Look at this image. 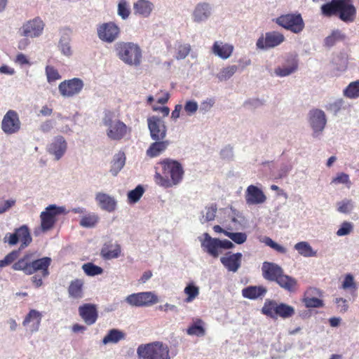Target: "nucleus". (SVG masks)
Listing matches in <instances>:
<instances>
[{
	"label": "nucleus",
	"instance_id": "1",
	"mask_svg": "<svg viewBox=\"0 0 359 359\" xmlns=\"http://www.w3.org/2000/svg\"><path fill=\"white\" fill-rule=\"evenodd\" d=\"M162 166L163 175L156 172L155 182L164 188H169L180 184L183 178L184 170L182 164L171 158H165L160 161Z\"/></svg>",
	"mask_w": 359,
	"mask_h": 359
},
{
	"label": "nucleus",
	"instance_id": "2",
	"mask_svg": "<svg viewBox=\"0 0 359 359\" xmlns=\"http://www.w3.org/2000/svg\"><path fill=\"white\" fill-rule=\"evenodd\" d=\"M321 12L327 17L337 14L345 22H352L356 17V9L349 0H332L321 6Z\"/></svg>",
	"mask_w": 359,
	"mask_h": 359
},
{
	"label": "nucleus",
	"instance_id": "3",
	"mask_svg": "<svg viewBox=\"0 0 359 359\" xmlns=\"http://www.w3.org/2000/svg\"><path fill=\"white\" fill-rule=\"evenodd\" d=\"M51 261V259L48 257L34 259L33 254H26L22 258L14 263L13 269L15 271H22L27 275L41 271L43 276L46 277L49 275L48 267Z\"/></svg>",
	"mask_w": 359,
	"mask_h": 359
},
{
	"label": "nucleus",
	"instance_id": "4",
	"mask_svg": "<svg viewBox=\"0 0 359 359\" xmlns=\"http://www.w3.org/2000/svg\"><path fill=\"white\" fill-rule=\"evenodd\" d=\"M118 57L125 64L138 67L142 59V50L137 43L118 41L114 46Z\"/></svg>",
	"mask_w": 359,
	"mask_h": 359
},
{
	"label": "nucleus",
	"instance_id": "5",
	"mask_svg": "<svg viewBox=\"0 0 359 359\" xmlns=\"http://www.w3.org/2000/svg\"><path fill=\"white\" fill-rule=\"evenodd\" d=\"M202 250L213 258H217L220 249L230 250L234 248L233 243L226 239L220 240L211 237L208 233H203L198 238Z\"/></svg>",
	"mask_w": 359,
	"mask_h": 359
},
{
	"label": "nucleus",
	"instance_id": "6",
	"mask_svg": "<svg viewBox=\"0 0 359 359\" xmlns=\"http://www.w3.org/2000/svg\"><path fill=\"white\" fill-rule=\"evenodd\" d=\"M137 354L140 359H170L168 346L159 341L140 345Z\"/></svg>",
	"mask_w": 359,
	"mask_h": 359
},
{
	"label": "nucleus",
	"instance_id": "7",
	"mask_svg": "<svg viewBox=\"0 0 359 359\" xmlns=\"http://www.w3.org/2000/svg\"><path fill=\"white\" fill-rule=\"evenodd\" d=\"M274 22L294 34L301 33L305 27L302 15L297 12L281 15L276 18Z\"/></svg>",
	"mask_w": 359,
	"mask_h": 359
},
{
	"label": "nucleus",
	"instance_id": "8",
	"mask_svg": "<svg viewBox=\"0 0 359 359\" xmlns=\"http://www.w3.org/2000/svg\"><path fill=\"white\" fill-rule=\"evenodd\" d=\"M308 122L312 130V137L318 138L322 135L326 127L327 116L322 109H312L308 113Z\"/></svg>",
	"mask_w": 359,
	"mask_h": 359
},
{
	"label": "nucleus",
	"instance_id": "9",
	"mask_svg": "<svg viewBox=\"0 0 359 359\" xmlns=\"http://www.w3.org/2000/svg\"><path fill=\"white\" fill-rule=\"evenodd\" d=\"M103 123L107 128V135L111 140H120L131 131L123 122L112 120L109 116L103 118Z\"/></svg>",
	"mask_w": 359,
	"mask_h": 359
},
{
	"label": "nucleus",
	"instance_id": "10",
	"mask_svg": "<svg viewBox=\"0 0 359 359\" xmlns=\"http://www.w3.org/2000/svg\"><path fill=\"white\" fill-rule=\"evenodd\" d=\"M125 302L133 307H147L158 302V296L154 292H140L128 295Z\"/></svg>",
	"mask_w": 359,
	"mask_h": 359
},
{
	"label": "nucleus",
	"instance_id": "11",
	"mask_svg": "<svg viewBox=\"0 0 359 359\" xmlns=\"http://www.w3.org/2000/svg\"><path fill=\"white\" fill-rule=\"evenodd\" d=\"M45 23L40 17L27 20L19 29L20 36L27 38H38L42 35Z\"/></svg>",
	"mask_w": 359,
	"mask_h": 359
},
{
	"label": "nucleus",
	"instance_id": "12",
	"mask_svg": "<svg viewBox=\"0 0 359 359\" xmlns=\"http://www.w3.org/2000/svg\"><path fill=\"white\" fill-rule=\"evenodd\" d=\"M299 67L297 56L293 54H287L283 57V62L274 69V75L283 78L294 74Z\"/></svg>",
	"mask_w": 359,
	"mask_h": 359
},
{
	"label": "nucleus",
	"instance_id": "13",
	"mask_svg": "<svg viewBox=\"0 0 359 359\" xmlns=\"http://www.w3.org/2000/svg\"><path fill=\"white\" fill-rule=\"evenodd\" d=\"M120 33V27L114 22H104L97 27L98 38L108 43L115 41L119 37Z\"/></svg>",
	"mask_w": 359,
	"mask_h": 359
},
{
	"label": "nucleus",
	"instance_id": "14",
	"mask_svg": "<svg viewBox=\"0 0 359 359\" xmlns=\"http://www.w3.org/2000/svg\"><path fill=\"white\" fill-rule=\"evenodd\" d=\"M4 239L5 241L11 245H14L17 244L18 241H20L21 245L20 249L27 247L32 241L29 230L26 225H22L15 229V231L12 233H7Z\"/></svg>",
	"mask_w": 359,
	"mask_h": 359
},
{
	"label": "nucleus",
	"instance_id": "15",
	"mask_svg": "<svg viewBox=\"0 0 359 359\" xmlns=\"http://www.w3.org/2000/svg\"><path fill=\"white\" fill-rule=\"evenodd\" d=\"M84 87L83 80L73 78L62 81L58 86L60 94L64 97H72L79 95Z\"/></svg>",
	"mask_w": 359,
	"mask_h": 359
},
{
	"label": "nucleus",
	"instance_id": "16",
	"mask_svg": "<svg viewBox=\"0 0 359 359\" xmlns=\"http://www.w3.org/2000/svg\"><path fill=\"white\" fill-rule=\"evenodd\" d=\"M149 134L154 141L163 140L167 135V127L163 120L157 116H151L147 120Z\"/></svg>",
	"mask_w": 359,
	"mask_h": 359
},
{
	"label": "nucleus",
	"instance_id": "17",
	"mask_svg": "<svg viewBox=\"0 0 359 359\" xmlns=\"http://www.w3.org/2000/svg\"><path fill=\"white\" fill-rule=\"evenodd\" d=\"M285 41L283 34L273 31L269 32L265 35H262L256 42V46L259 50H269L281 44Z\"/></svg>",
	"mask_w": 359,
	"mask_h": 359
},
{
	"label": "nucleus",
	"instance_id": "18",
	"mask_svg": "<svg viewBox=\"0 0 359 359\" xmlns=\"http://www.w3.org/2000/svg\"><path fill=\"white\" fill-rule=\"evenodd\" d=\"M65 212V207H57L56 205L48 206L40 215L42 230L46 231L50 229L55 222V217Z\"/></svg>",
	"mask_w": 359,
	"mask_h": 359
},
{
	"label": "nucleus",
	"instance_id": "19",
	"mask_svg": "<svg viewBox=\"0 0 359 359\" xmlns=\"http://www.w3.org/2000/svg\"><path fill=\"white\" fill-rule=\"evenodd\" d=\"M20 126L21 122L18 114L14 110H8L2 119V130L6 134L11 135L18 132L20 129Z\"/></svg>",
	"mask_w": 359,
	"mask_h": 359
},
{
	"label": "nucleus",
	"instance_id": "20",
	"mask_svg": "<svg viewBox=\"0 0 359 359\" xmlns=\"http://www.w3.org/2000/svg\"><path fill=\"white\" fill-rule=\"evenodd\" d=\"M67 142L62 135L54 137L47 145V152L54 156L55 161L60 160L67 151Z\"/></svg>",
	"mask_w": 359,
	"mask_h": 359
},
{
	"label": "nucleus",
	"instance_id": "21",
	"mask_svg": "<svg viewBox=\"0 0 359 359\" xmlns=\"http://www.w3.org/2000/svg\"><path fill=\"white\" fill-rule=\"evenodd\" d=\"M213 7L207 2L198 3L191 13L194 22L201 24L208 20L212 14Z\"/></svg>",
	"mask_w": 359,
	"mask_h": 359
},
{
	"label": "nucleus",
	"instance_id": "22",
	"mask_svg": "<svg viewBox=\"0 0 359 359\" xmlns=\"http://www.w3.org/2000/svg\"><path fill=\"white\" fill-rule=\"evenodd\" d=\"M243 255L241 252H227L220 257V262L228 271L236 273L241 266Z\"/></svg>",
	"mask_w": 359,
	"mask_h": 359
},
{
	"label": "nucleus",
	"instance_id": "23",
	"mask_svg": "<svg viewBox=\"0 0 359 359\" xmlns=\"http://www.w3.org/2000/svg\"><path fill=\"white\" fill-rule=\"evenodd\" d=\"M245 202L248 205H259L266 201L263 191L255 185H250L245 193Z\"/></svg>",
	"mask_w": 359,
	"mask_h": 359
},
{
	"label": "nucleus",
	"instance_id": "24",
	"mask_svg": "<svg viewBox=\"0 0 359 359\" xmlns=\"http://www.w3.org/2000/svg\"><path fill=\"white\" fill-rule=\"evenodd\" d=\"M42 319V314L39 311L31 309L25 316L22 325L27 327L30 334L36 332L39 330Z\"/></svg>",
	"mask_w": 359,
	"mask_h": 359
},
{
	"label": "nucleus",
	"instance_id": "25",
	"mask_svg": "<svg viewBox=\"0 0 359 359\" xmlns=\"http://www.w3.org/2000/svg\"><path fill=\"white\" fill-rule=\"evenodd\" d=\"M95 200L99 207L104 211L112 212L116 209V200L106 193L97 192L95 194Z\"/></svg>",
	"mask_w": 359,
	"mask_h": 359
},
{
	"label": "nucleus",
	"instance_id": "26",
	"mask_svg": "<svg viewBox=\"0 0 359 359\" xmlns=\"http://www.w3.org/2000/svg\"><path fill=\"white\" fill-rule=\"evenodd\" d=\"M262 272L264 279L276 282L283 272V269L276 263L264 262L262 266Z\"/></svg>",
	"mask_w": 359,
	"mask_h": 359
},
{
	"label": "nucleus",
	"instance_id": "27",
	"mask_svg": "<svg viewBox=\"0 0 359 359\" xmlns=\"http://www.w3.org/2000/svg\"><path fill=\"white\" fill-rule=\"evenodd\" d=\"M79 313L83 321L88 325L94 324L98 317L95 305L85 304L79 307Z\"/></svg>",
	"mask_w": 359,
	"mask_h": 359
},
{
	"label": "nucleus",
	"instance_id": "28",
	"mask_svg": "<svg viewBox=\"0 0 359 359\" xmlns=\"http://www.w3.org/2000/svg\"><path fill=\"white\" fill-rule=\"evenodd\" d=\"M233 49V45L217 41L212 46V53L222 60H226L231 57Z\"/></svg>",
	"mask_w": 359,
	"mask_h": 359
},
{
	"label": "nucleus",
	"instance_id": "29",
	"mask_svg": "<svg viewBox=\"0 0 359 359\" xmlns=\"http://www.w3.org/2000/svg\"><path fill=\"white\" fill-rule=\"evenodd\" d=\"M154 8V4L149 0H137L133 4L134 14L142 18H149Z\"/></svg>",
	"mask_w": 359,
	"mask_h": 359
},
{
	"label": "nucleus",
	"instance_id": "30",
	"mask_svg": "<svg viewBox=\"0 0 359 359\" xmlns=\"http://www.w3.org/2000/svg\"><path fill=\"white\" fill-rule=\"evenodd\" d=\"M170 144L169 140H157L151 143L147 150V155L150 158H155L164 152Z\"/></svg>",
	"mask_w": 359,
	"mask_h": 359
},
{
	"label": "nucleus",
	"instance_id": "31",
	"mask_svg": "<svg viewBox=\"0 0 359 359\" xmlns=\"http://www.w3.org/2000/svg\"><path fill=\"white\" fill-rule=\"evenodd\" d=\"M205 323L201 318H195L193 323L187 329V334L189 336L201 337L205 335Z\"/></svg>",
	"mask_w": 359,
	"mask_h": 359
},
{
	"label": "nucleus",
	"instance_id": "32",
	"mask_svg": "<svg viewBox=\"0 0 359 359\" xmlns=\"http://www.w3.org/2000/svg\"><path fill=\"white\" fill-rule=\"evenodd\" d=\"M276 283L284 290L288 292H293L295 290L297 285V280L292 276L284 274V271L278 277Z\"/></svg>",
	"mask_w": 359,
	"mask_h": 359
},
{
	"label": "nucleus",
	"instance_id": "33",
	"mask_svg": "<svg viewBox=\"0 0 359 359\" xmlns=\"http://www.w3.org/2000/svg\"><path fill=\"white\" fill-rule=\"evenodd\" d=\"M266 291V289L263 286H249L243 289L242 294L245 298L255 299L263 297Z\"/></svg>",
	"mask_w": 359,
	"mask_h": 359
},
{
	"label": "nucleus",
	"instance_id": "34",
	"mask_svg": "<svg viewBox=\"0 0 359 359\" xmlns=\"http://www.w3.org/2000/svg\"><path fill=\"white\" fill-rule=\"evenodd\" d=\"M121 252L119 244L104 245L101 250V255L105 259H111L119 257Z\"/></svg>",
	"mask_w": 359,
	"mask_h": 359
},
{
	"label": "nucleus",
	"instance_id": "35",
	"mask_svg": "<svg viewBox=\"0 0 359 359\" xmlns=\"http://www.w3.org/2000/svg\"><path fill=\"white\" fill-rule=\"evenodd\" d=\"M298 253L304 257H313L317 256V251L314 250L307 241H300L294 246Z\"/></svg>",
	"mask_w": 359,
	"mask_h": 359
},
{
	"label": "nucleus",
	"instance_id": "36",
	"mask_svg": "<svg viewBox=\"0 0 359 359\" xmlns=\"http://www.w3.org/2000/svg\"><path fill=\"white\" fill-rule=\"evenodd\" d=\"M125 338V334L117 329L110 330L107 335L102 339V344L106 345L108 344H117Z\"/></svg>",
	"mask_w": 359,
	"mask_h": 359
},
{
	"label": "nucleus",
	"instance_id": "37",
	"mask_svg": "<svg viewBox=\"0 0 359 359\" xmlns=\"http://www.w3.org/2000/svg\"><path fill=\"white\" fill-rule=\"evenodd\" d=\"M126 163V156L124 153L119 152L116 154L114 156V159L111 163V167L110 172L114 175L116 176L121 170L123 168Z\"/></svg>",
	"mask_w": 359,
	"mask_h": 359
},
{
	"label": "nucleus",
	"instance_id": "38",
	"mask_svg": "<svg viewBox=\"0 0 359 359\" xmlns=\"http://www.w3.org/2000/svg\"><path fill=\"white\" fill-rule=\"evenodd\" d=\"M83 285L82 280L76 279L72 281L68 289L69 296L75 299L81 298L83 296Z\"/></svg>",
	"mask_w": 359,
	"mask_h": 359
},
{
	"label": "nucleus",
	"instance_id": "39",
	"mask_svg": "<svg viewBox=\"0 0 359 359\" xmlns=\"http://www.w3.org/2000/svg\"><path fill=\"white\" fill-rule=\"evenodd\" d=\"M294 314V309L284 303L278 304L276 306V318L277 316L283 318H288Z\"/></svg>",
	"mask_w": 359,
	"mask_h": 359
},
{
	"label": "nucleus",
	"instance_id": "40",
	"mask_svg": "<svg viewBox=\"0 0 359 359\" xmlns=\"http://www.w3.org/2000/svg\"><path fill=\"white\" fill-rule=\"evenodd\" d=\"M217 210V207L216 204L206 206L205 210L201 212L202 216L200 217L201 223L205 224V222L213 221L215 218Z\"/></svg>",
	"mask_w": 359,
	"mask_h": 359
},
{
	"label": "nucleus",
	"instance_id": "41",
	"mask_svg": "<svg viewBox=\"0 0 359 359\" xmlns=\"http://www.w3.org/2000/svg\"><path fill=\"white\" fill-rule=\"evenodd\" d=\"M343 95L349 99L359 97V79L351 82L343 90Z\"/></svg>",
	"mask_w": 359,
	"mask_h": 359
},
{
	"label": "nucleus",
	"instance_id": "42",
	"mask_svg": "<svg viewBox=\"0 0 359 359\" xmlns=\"http://www.w3.org/2000/svg\"><path fill=\"white\" fill-rule=\"evenodd\" d=\"M355 208V203L348 198H344L343 200L337 203V210L339 212L348 215Z\"/></svg>",
	"mask_w": 359,
	"mask_h": 359
},
{
	"label": "nucleus",
	"instance_id": "43",
	"mask_svg": "<svg viewBox=\"0 0 359 359\" xmlns=\"http://www.w3.org/2000/svg\"><path fill=\"white\" fill-rule=\"evenodd\" d=\"M184 294L187 297L184 299V302H192L199 294V288L194 283H189L184 290Z\"/></svg>",
	"mask_w": 359,
	"mask_h": 359
},
{
	"label": "nucleus",
	"instance_id": "44",
	"mask_svg": "<svg viewBox=\"0 0 359 359\" xmlns=\"http://www.w3.org/2000/svg\"><path fill=\"white\" fill-rule=\"evenodd\" d=\"M238 66L233 65L222 68L217 74V78L219 81L229 80L237 72Z\"/></svg>",
	"mask_w": 359,
	"mask_h": 359
},
{
	"label": "nucleus",
	"instance_id": "45",
	"mask_svg": "<svg viewBox=\"0 0 359 359\" xmlns=\"http://www.w3.org/2000/svg\"><path fill=\"white\" fill-rule=\"evenodd\" d=\"M117 14L123 20L129 18L130 15V8L127 0H119L117 5Z\"/></svg>",
	"mask_w": 359,
	"mask_h": 359
},
{
	"label": "nucleus",
	"instance_id": "46",
	"mask_svg": "<svg viewBox=\"0 0 359 359\" xmlns=\"http://www.w3.org/2000/svg\"><path fill=\"white\" fill-rule=\"evenodd\" d=\"M99 217L95 213H88L80 220V225L85 228H92L98 222Z\"/></svg>",
	"mask_w": 359,
	"mask_h": 359
},
{
	"label": "nucleus",
	"instance_id": "47",
	"mask_svg": "<svg viewBox=\"0 0 359 359\" xmlns=\"http://www.w3.org/2000/svg\"><path fill=\"white\" fill-rule=\"evenodd\" d=\"M344 39V35L339 29L334 30L324 40V44L327 47L333 46L337 41Z\"/></svg>",
	"mask_w": 359,
	"mask_h": 359
},
{
	"label": "nucleus",
	"instance_id": "48",
	"mask_svg": "<svg viewBox=\"0 0 359 359\" xmlns=\"http://www.w3.org/2000/svg\"><path fill=\"white\" fill-rule=\"evenodd\" d=\"M331 183L334 184H344L348 189L352 185L349 175L345 172L337 173V176L332 179Z\"/></svg>",
	"mask_w": 359,
	"mask_h": 359
},
{
	"label": "nucleus",
	"instance_id": "49",
	"mask_svg": "<svg viewBox=\"0 0 359 359\" xmlns=\"http://www.w3.org/2000/svg\"><path fill=\"white\" fill-rule=\"evenodd\" d=\"M144 194V189L142 185H138L133 190L128 193V200L130 203H137Z\"/></svg>",
	"mask_w": 359,
	"mask_h": 359
},
{
	"label": "nucleus",
	"instance_id": "50",
	"mask_svg": "<svg viewBox=\"0 0 359 359\" xmlns=\"http://www.w3.org/2000/svg\"><path fill=\"white\" fill-rule=\"evenodd\" d=\"M354 229V225L352 222L348 221H344L339 226L338 230L336 232L338 236H348L353 232Z\"/></svg>",
	"mask_w": 359,
	"mask_h": 359
},
{
	"label": "nucleus",
	"instance_id": "51",
	"mask_svg": "<svg viewBox=\"0 0 359 359\" xmlns=\"http://www.w3.org/2000/svg\"><path fill=\"white\" fill-rule=\"evenodd\" d=\"M344 100L342 98H339L326 104L325 108L327 110L333 112L334 114H337L341 109L344 108Z\"/></svg>",
	"mask_w": 359,
	"mask_h": 359
},
{
	"label": "nucleus",
	"instance_id": "52",
	"mask_svg": "<svg viewBox=\"0 0 359 359\" xmlns=\"http://www.w3.org/2000/svg\"><path fill=\"white\" fill-rule=\"evenodd\" d=\"M82 269L84 271V272L86 273V274H87L88 276H95L96 275H100V274L102 273V272H103V269L101 267L96 266L93 263L84 264L82 266Z\"/></svg>",
	"mask_w": 359,
	"mask_h": 359
},
{
	"label": "nucleus",
	"instance_id": "53",
	"mask_svg": "<svg viewBox=\"0 0 359 359\" xmlns=\"http://www.w3.org/2000/svg\"><path fill=\"white\" fill-rule=\"evenodd\" d=\"M263 243H264L266 245L271 248L276 252L280 253V254H286L287 253V249L283 247V245H279L278 243L273 241L271 238L268 236H265L262 238L261 241Z\"/></svg>",
	"mask_w": 359,
	"mask_h": 359
},
{
	"label": "nucleus",
	"instance_id": "54",
	"mask_svg": "<svg viewBox=\"0 0 359 359\" xmlns=\"http://www.w3.org/2000/svg\"><path fill=\"white\" fill-rule=\"evenodd\" d=\"M45 72L47 77V81L49 83H52L61 79V76L58 71L53 66L47 65L45 69Z\"/></svg>",
	"mask_w": 359,
	"mask_h": 359
},
{
	"label": "nucleus",
	"instance_id": "55",
	"mask_svg": "<svg viewBox=\"0 0 359 359\" xmlns=\"http://www.w3.org/2000/svg\"><path fill=\"white\" fill-rule=\"evenodd\" d=\"M276 306H277V302L275 301H267L264 303L262 311L268 316L276 318Z\"/></svg>",
	"mask_w": 359,
	"mask_h": 359
},
{
	"label": "nucleus",
	"instance_id": "56",
	"mask_svg": "<svg viewBox=\"0 0 359 359\" xmlns=\"http://www.w3.org/2000/svg\"><path fill=\"white\" fill-rule=\"evenodd\" d=\"M225 236L238 245L243 244L247 241V234L243 232H225Z\"/></svg>",
	"mask_w": 359,
	"mask_h": 359
},
{
	"label": "nucleus",
	"instance_id": "57",
	"mask_svg": "<svg viewBox=\"0 0 359 359\" xmlns=\"http://www.w3.org/2000/svg\"><path fill=\"white\" fill-rule=\"evenodd\" d=\"M191 51V46L188 43H180L177 46L176 59H184Z\"/></svg>",
	"mask_w": 359,
	"mask_h": 359
},
{
	"label": "nucleus",
	"instance_id": "58",
	"mask_svg": "<svg viewBox=\"0 0 359 359\" xmlns=\"http://www.w3.org/2000/svg\"><path fill=\"white\" fill-rule=\"evenodd\" d=\"M304 303L306 308H320L323 306V302L316 297H306L304 299Z\"/></svg>",
	"mask_w": 359,
	"mask_h": 359
},
{
	"label": "nucleus",
	"instance_id": "59",
	"mask_svg": "<svg viewBox=\"0 0 359 359\" xmlns=\"http://www.w3.org/2000/svg\"><path fill=\"white\" fill-rule=\"evenodd\" d=\"M215 103V100L214 98H207L201 102L200 106L198 107L200 111L203 114L210 111Z\"/></svg>",
	"mask_w": 359,
	"mask_h": 359
},
{
	"label": "nucleus",
	"instance_id": "60",
	"mask_svg": "<svg viewBox=\"0 0 359 359\" xmlns=\"http://www.w3.org/2000/svg\"><path fill=\"white\" fill-rule=\"evenodd\" d=\"M198 109V104L197 102L194 100H188L184 104V110L188 115H192L195 114Z\"/></svg>",
	"mask_w": 359,
	"mask_h": 359
},
{
	"label": "nucleus",
	"instance_id": "61",
	"mask_svg": "<svg viewBox=\"0 0 359 359\" xmlns=\"http://www.w3.org/2000/svg\"><path fill=\"white\" fill-rule=\"evenodd\" d=\"M292 165L290 163H283L281 164L278 171V178L281 179L285 177L288 173L292 170Z\"/></svg>",
	"mask_w": 359,
	"mask_h": 359
},
{
	"label": "nucleus",
	"instance_id": "62",
	"mask_svg": "<svg viewBox=\"0 0 359 359\" xmlns=\"http://www.w3.org/2000/svg\"><path fill=\"white\" fill-rule=\"evenodd\" d=\"M341 287L344 290L355 288L353 276L351 274H347L342 283Z\"/></svg>",
	"mask_w": 359,
	"mask_h": 359
},
{
	"label": "nucleus",
	"instance_id": "63",
	"mask_svg": "<svg viewBox=\"0 0 359 359\" xmlns=\"http://www.w3.org/2000/svg\"><path fill=\"white\" fill-rule=\"evenodd\" d=\"M220 156L223 159L230 160L233 156V148L230 146H226L220 151Z\"/></svg>",
	"mask_w": 359,
	"mask_h": 359
},
{
	"label": "nucleus",
	"instance_id": "64",
	"mask_svg": "<svg viewBox=\"0 0 359 359\" xmlns=\"http://www.w3.org/2000/svg\"><path fill=\"white\" fill-rule=\"evenodd\" d=\"M55 123L53 120H46L40 126V130L43 133H49L54 127Z\"/></svg>",
	"mask_w": 359,
	"mask_h": 359
}]
</instances>
